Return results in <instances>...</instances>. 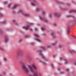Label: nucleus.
Listing matches in <instances>:
<instances>
[{"label": "nucleus", "mask_w": 76, "mask_h": 76, "mask_svg": "<svg viewBox=\"0 0 76 76\" xmlns=\"http://www.w3.org/2000/svg\"><path fill=\"white\" fill-rule=\"evenodd\" d=\"M28 67L30 71L32 73H34L33 75L30 74L29 76H41V74L38 75L37 72V67L34 64H32V66L31 65L28 66Z\"/></svg>", "instance_id": "1"}, {"label": "nucleus", "mask_w": 76, "mask_h": 76, "mask_svg": "<svg viewBox=\"0 0 76 76\" xmlns=\"http://www.w3.org/2000/svg\"><path fill=\"white\" fill-rule=\"evenodd\" d=\"M40 50H36V52L38 53H39L40 56L42 57L44 60H45V56H44V54H42V52L46 50V47H45V46H42L40 47Z\"/></svg>", "instance_id": "2"}, {"label": "nucleus", "mask_w": 76, "mask_h": 76, "mask_svg": "<svg viewBox=\"0 0 76 76\" xmlns=\"http://www.w3.org/2000/svg\"><path fill=\"white\" fill-rule=\"evenodd\" d=\"M20 63L21 64H22V70L23 72H24L25 73L28 74L29 73V69L27 68L26 66L24 64V62H23V61H20Z\"/></svg>", "instance_id": "3"}, {"label": "nucleus", "mask_w": 76, "mask_h": 76, "mask_svg": "<svg viewBox=\"0 0 76 76\" xmlns=\"http://www.w3.org/2000/svg\"><path fill=\"white\" fill-rule=\"evenodd\" d=\"M34 36L35 38V39H36V41H38L39 42H42V41L39 38L37 39L38 38H39L40 37L39 35H38V34H34Z\"/></svg>", "instance_id": "4"}, {"label": "nucleus", "mask_w": 76, "mask_h": 76, "mask_svg": "<svg viewBox=\"0 0 76 76\" xmlns=\"http://www.w3.org/2000/svg\"><path fill=\"white\" fill-rule=\"evenodd\" d=\"M39 18H40V20H43L45 23H48V20H47L45 18H42L41 16H40L39 17Z\"/></svg>", "instance_id": "5"}, {"label": "nucleus", "mask_w": 76, "mask_h": 76, "mask_svg": "<svg viewBox=\"0 0 76 76\" xmlns=\"http://www.w3.org/2000/svg\"><path fill=\"white\" fill-rule=\"evenodd\" d=\"M36 4H38V1L36 0H33V1L31 3V6H35Z\"/></svg>", "instance_id": "6"}, {"label": "nucleus", "mask_w": 76, "mask_h": 76, "mask_svg": "<svg viewBox=\"0 0 76 76\" xmlns=\"http://www.w3.org/2000/svg\"><path fill=\"white\" fill-rule=\"evenodd\" d=\"M67 34H69L70 33V25L69 24L68 26V27L67 28Z\"/></svg>", "instance_id": "7"}, {"label": "nucleus", "mask_w": 76, "mask_h": 76, "mask_svg": "<svg viewBox=\"0 0 76 76\" xmlns=\"http://www.w3.org/2000/svg\"><path fill=\"white\" fill-rule=\"evenodd\" d=\"M4 42L5 43H8L9 42V38L7 37H6L4 39Z\"/></svg>", "instance_id": "8"}, {"label": "nucleus", "mask_w": 76, "mask_h": 76, "mask_svg": "<svg viewBox=\"0 0 76 76\" xmlns=\"http://www.w3.org/2000/svg\"><path fill=\"white\" fill-rule=\"evenodd\" d=\"M23 28L25 29H30L31 31H32V30H33V29L32 28H31L28 26H24Z\"/></svg>", "instance_id": "9"}, {"label": "nucleus", "mask_w": 76, "mask_h": 76, "mask_svg": "<svg viewBox=\"0 0 76 76\" xmlns=\"http://www.w3.org/2000/svg\"><path fill=\"white\" fill-rule=\"evenodd\" d=\"M66 18H73L74 19H76V17H75V16H73L72 15H67L66 16Z\"/></svg>", "instance_id": "10"}, {"label": "nucleus", "mask_w": 76, "mask_h": 76, "mask_svg": "<svg viewBox=\"0 0 76 76\" xmlns=\"http://www.w3.org/2000/svg\"><path fill=\"white\" fill-rule=\"evenodd\" d=\"M54 15L55 16H57V17H58V18L61 16V14L57 12L55 13Z\"/></svg>", "instance_id": "11"}, {"label": "nucleus", "mask_w": 76, "mask_h": 76, "mask_svg": "<svg viewBox=\"0 0 76 76\" xmlns=\"http://www.w3.org/2000/svg\"><path fill=\"white\" fill-rule=\"evenodd\" d=\"M55 3H57V4H64V3L63 2H61L58 1L57 0H56L55 1Z\"/></svg>", "instance_id": "12"}, {"label": "nucleus", "mask_w": 76, "mask_h": 76, "mask_svg": "<svg viewBox=\"0 0 76 76\" xmlns=\"http://www.w3.org/2000/svg\"><path fill=\"white\" fill-rule=\"evenodd\" d=\"M51 35L53 38H56V37L55 36V33L54 32H52L51 33Z\"/></svg>", "instance_id": "13"}, {"label": "nucleus", "mask_w": 76, "mask_h": 76, "mask_svg": "<svg viewBox=\"0 0 76 76\" xmlns=\"http://www.w3.org/2000/svg\"><path fill=\"white\" fill-rule=\"evenodd\" d=\"M17 54L19 56H21L22 54V51L21 50H20L18 51Z\"/></svg>", "instance_id": "14"}, {"label": "nucleus", "mask_w": 76, "mask_h": 76, "mask_svg": "<svg viewBox=\"0 0 76 76\" xmlns=\"http://www.w3.org/2000/svg\"><path fill=\"white\" fill-rule=\"evenodd\" d=\"M13 22H14V23L15 26H19V24H18V23L16 22V20H13Z\"/></svg>", "instance_id": "15"}, {"label": "nucleus", "mask_w": 76, "mask_h": 76, "mask_svg": "<svg viewBox=\"0 0 76 76\" xmlns=\"http://www.w3.org/2000/svg\"><path fill=\"white\" fill-rule=\"evenodd\" d=\"M7 23V21L6 20L2 22H0V24L2 25V24H6Z\"/></svg>", "instance_id": "16"}, {"label": "nucleus", "mask_w": 76, "mask_h": 76, "mask_svg": "<svg viewBox=\"0 0 76 76\" xmlns=\"http://www.w3.org/2000/svg\"><path fill=\"white\" fill-rule=\"evenodd\" d=\"M23 15L26 17H30L31 16V15L28 14H23Z\"/></svg>", "instance_id": "17"}, {"label": "nucleus", "mask_w": 76, "mask_h": 76, "mask_svg": "<svg viewBox=\"0 0 76 76\" xmlns=\"http://www.w3.org/2000/svg\"><path fill=\"white\" fill-rule=\"evenodd\" d=\"M18 6H19V5H18V4L14 5V6L12 8V9L13 10L14 9H16V8H17Z\"/></svg>", "instance_id": "18"}, {"label": "nucleus", "mask_w": 76, "mask_h": 76, "mask_svg": "<svg viewBox=\"0 0 76 76\" xmlns=\"http://www.w3.org/2000/svg\"><path fill=\"white\" fill-rule=\"evenodd\" d=\"M76 13V10H71L69 11V13Z\"/></svg>", "instance_id": "19"}, {"label": "nucleus", "mask_w": 76, "mask_h": 76, "mask_svg": "<svg viewBox=\"0 0 76 76\" xmlns=\"http://www.w3.org/2000/svg\"><path fill=\"white\" fill-rule=\"evenodd\" d=\"M4 31L2 29H0V34H4Z\"/></svg>", "instance_id": "20"}, {"label": "nucleus", "mask_w": 76, "mask_h": 76, "mask_svg": "<svg viewBox=\"0 0 76 76\" xmlns=\"http://www.w3.org/2000/svg\"><path fill=\"white\" fill-rule=\"evenodd\" d=\"M7 31L8 32H12L13 31V30L10 28L7 29Z\"/></svg>", "instance_id": "21"}, {"label": "nucleus", "mask_w": 76, "mask_h": 76, "mask_svg": "<svg viewBox=\"0 0 76 76\" xmlns=\"http://www.w3.org/2000/svg\"><path fill=\"white\" fill-rule=\"evenodd\" d=\"M60 10H67V8H62V7H60Z\"/></svg>", "instance_id": "22"}, {"label": "nucleus", "mask_w": 76, "mask_h": 76, "mask_svg": "<svg viewBox=\"0 0 76 76\" xmlns=\"http://www.w3.org/2000/svg\"><path fill=\"white\" fill-rule=\"evenodd\" d=\"M40 62H41V63H42V64H43L45 65L47 64V63H46L45 62H44V61H43L41 60H40Z\"/></svg>", "instance_id": "23"}, {"label": "nucleus", "mask_w": 76, "mask_h": 76, "mask_svg": "<svg viewBox=\"0 0 76 76\" xmlns=\"http://www.w3.org/2000/svg\"><path fill=\"white\" fill-rule=\"evenodd\" d=\"M57 41H56V42H53L52 43V45H53V46H54L55 45H57Z\"/></svg>", "instance_id": "24"}, {"label": "nucleus", "mask_w": 76, "mask_h": 76, "mask_svg": "<svg viewBox=\"0 0 76 76\" xmlns=\"http://www.w3.org/2000/svg\"><path fill=\"white\" fill-rule=\"evenodd\" d=\"M0 50L1 51H4L5 50V49L4 48L0 47Z\"/></svg>", "instance_id": "25"}, {"label": "nucleus", "mask_w": 76, "mask_h": 76, "mask_svg": "<svg viewBox=\"0 0 76 76\" xmlns=\"http://www.w3.org/2000/svg\"><path fill=\"white\" fill-rule=\"evenodd\" d=\"M45 13H46V11H44V10H43L42 11V14L43 16H44L45 15Z\"/></svg>", "instance_id": "26"}, {"label": "nucleus", "mask_w": 76, "mask_h": 76, "mask_svg": "<svg viewBox=\"0 0 76 76\" xmlns=\"http://www.w3.org/2000/svg\"><path fill=\"white\" fill-rule=\"evenodd\" d=\"M22 39H19L18 40V43H22Z\"/></svg>", "instance_id": "27"}, {"label": "nucleus", "mask_w": 76, "mask_h": 76, "mask_svg": "<svg viewBox=\"0 0 76 76\" xmlns=\"http://www.w3.org/2000/svg\"><path fill=\"white\" fill-rule=\"evenodd\" d=\"M26 57L27 58H28V59H29L30 60H31V58H30V57H29L28 55H27L26 56Z\"/></svg>", "instance_id": "28"}, {"label": "nucleus", "mask_w": 76, "mask_h": 76, "mask_svg": "<svg viewBox=\"0 0 76 76\" xmlns=\"http://www.w3.org/2000/svg\"><path fill=\"white\" fill-rule=\"evenodd\" d=\"M53 26L54 27H57V25L56 23H54Z\"/></svg>", "instance_id": "29"}, {"label": "nucleus", "mask_w": 76, "mask_h": 76, "mask_svg": "<svg viewBox=\"0 0 76 76\" xmlns=\"http://www.w3.org/2000/svg\"><path fill=\"white\" fill-rule=\"evenodd\" d=\"M40 9L39 8H37L36 9V12H39Z\"/></svg>", "instance_id": "30"}, {"label": "nucleus", "mask_w": 76, "mask_h": 76, "mask_svg": "<svg viewBox=\"0 0 76 76\" xmlns=\"http://www.w3.org/2000/svg\"><path fill=\"white\" fill-rule=\"evenodd\" d=\"M18 12L19 14L21 13H22V10H20L18 11Z\"/></svg>", "instance_id": "31"}, {"label": "nucleus", "mask_w": 76, "mask_h": 76, "mask_svg": "<svg viewBox=\"0 0 76 76\" xmlns=\"http://www.w3.org/2000/svg\"><path fill=\"white\" fill-rule=\"evenodd\" d=\"M47 48H51V46L50 45H48L47 46Z\"/></svg>", "instance_id": "32"}, {"label": "nucleus", "mask_w": 76, "mask_h": 76, "mask_svg": "<svg viewBox=\"0 0 76 76\" xmlns=\"http://www.w3.org/2000/svg\"><path fill=\"white\" fill-rule=\"evenodd\" d=\"M25 37L26 38H30V37H31V36L29 35H27L25 36Z\"/></svg>", "instance_id": "33"}, {"label": "nucleus", "mask_w": 76, "mask_h": 76, "mask_svg": "<svg viewBox=\"0 0 76 76\" xmlns=\"http://www.w3.org/2000/svg\"><path fill=\"white\" fill-rule=\"evenodd\" d=\"M68 63H69V62H67V60H65L64 64H68Z\"/></svg>", "instance_id": "34"}, {"label": "nucleus", "mask_w": 76, "mask_h": 76, "mask_svg": "<svg viewBox=\"0 0 76 76\" xmlns=\"http://www.w3.org/2000/svg\"><path fill=\"white\" fill-rule=\"evenodd\" d=\"M31 45H35V43L34 42H32L31 43Z\"/></svg>", "instance_id": "35"}, {"label": "nucleus", "mask_w": 76, "mask_h": 76, "mask_svg": "<svg viewBox=\"0 0 76 76\" xmlns=\"http://www.w3.org/2000/svg\"><path fill=\"white\" fill-rule=\"evenodd\" d=\"M0 15L1 17H2L4 16V15H3V13H1Z\"/></svg>", "instance_id": "36"}, {"label": "nucleus", "mask_w": 76, "mask_h": 76, "mask_svg": "<svg viewBox=\"0 0 76 76\" xmlns=\"http://www.w3.org/2000/svg\"><path fill=\"white\" fill-rule=\"evenodd\" d=\"M4 3L5 4H8V3H7V1H5Z\"/></svg>", "instance_id": "37"}, {"label": "nucleus", "mask_w": 76, "mask_h": 76, "mask_svg": "<svg viewBox=\"0 0 76 76\" xmlns=\"http://www.w3.org/2000/svg\"><path fill=\"white\" fill-rule=\"evenodd\" d=\"M49 17L50 18H52L53 16H52V15H51V14H50L49 15Z\"/></svg>", "instance_id": "38"}, {"label": "nucleus", "mask_w": 76, "mask_h": 76, "mask_svg": "<svg viewBox=\"0 0 76 76\" xmlns=\"http://www.w3.org/2000/svg\"><path fill=\"white\" fill-rule=\"evenodd\" d=\"M66 5L68 6H69L70 5H71V4L70 3H67L66 4Z\"/></svg>", "instance_id": "39"}, {"label": "nucleus", "mask_w": 76, "mask_h": 76, "mask_svg": "<svg viewBox=\"0 0 76 76\" xmlns=\"http://www.w3.org/2000/svg\"><path fill=\"white\" fill-rule=\"evenodd\" d=\"M30 25H34V23H30Z\"/></svg>", "instance_id": "40"}, {"label": "nucleus", "mask_w": 76, "mask_h": 76, "mask_svg": "<svg viewBox=\"0 0 76 76\" xmlns=\"http://www.w3.org/2000/svg\"><path fill=\"white\" fill-rule=\"evenodd\" d=\"M69 51L70 53H71L72 54L73 53V51L70 50H69Z\"/></svg>", "instance_id": "41"}, {"label": "nucleus", "mask_w": 76, "mask_h": 76, "mask_svg": "<svg viewBox=\"0 0 76 76\" xmlns=\"http://www.w3.org/2000/svg\"><path fill=\"white\" fill-rule=\"evenodd\" d=\"M59 48H61L62 47H63V46H62V45H59Z\"/></svg>", "instance_id": "42"}, {"label": "nucleus", "mask_w": 76, "mask_h": 76, "mask_svg": "<svg viewBox=\"0 0 76 76\" xmlns=\"http://www.w3.org/2000/svg\"><path fill=\"white\" fill-rule=\"evenodd\" d=\"M63 58L62 57H60V60H61V61L62 60Z\"/></svg>", "instance_id": "43"}, {"label": "nucleus", "mask_w": 76, "mask_h": 76, "mask_svg": "<svg viewBox=\"0 0 76 76\" xmlns=\"http://www.w3.org/2000/svg\"><path fill=\"white\" fill-rule=\"evenodd\" d=\"M12 14H16V12L15 11H13L12 12Z\"/></svg>", "instance_id": "44"}, {"label": "nucleus", "mask_w": 76, "mask_h": 76, "mask_svg": "<svg viewBox=\"0 0 76 76\" xmlns=\"http://www.w3.org/2000/svg\"><path fill=\"white\" fill-rule=\"evenodd\" d=\"M51 66L52 68H54V65L53 64H51Z\"/></svg>", "instance_id": "45"}, {"label": "nucleus", "mask_w": 76, "mask_h": 76, "mask_svg": "<svg viewBox=\"0 0 76 76\" xmlns=\"http://www.w3.org/2000/svg\"><path fill=\"white\" fill-rule=\"evenodd\" d=\"M35 30L36 31H38V30L37 28H35Z\"/></svg>", "instance_id": "46"}, {"label": "nucleus", "mask_w": 76, "mask_h": 76, "mask_svg": "<svg viewBox=\"0 0 76 76\" xmlns=\"http://www.w3.org/2000/svg\"><path fill=\"white\" fill-rule=\"evenodd\" d=\"M72 51L74 53H76V51L74 50H72Z\"/></svg>", "instance_id": "47"}, {"label": "nucleus", "mask_w": 76, "mask_h": 76, "mask_svg": "<svg viewBox=\"0 0 76 76\" xmlns=\"http://www.w3.org/2000/svg\"><path fill=\"white\" fill-rule=\"evenodd\" d=\"M60 73L61 74H64V72H60Z\"/></svg>", "instance_id": "48"}, {"label": "nucleus", "mask_w": 76, "mask_h": 76, "mask_svg": "<svg viewBox=\"0 0 76 76\" xmlns=\"http://www.w3.org/2000/svg\"><path fill=\"white\" fill-rule=\"evenodd\" d=\"M66 72H69V69H66Z\"/></svg>", "instance_id": "49"}, {"label": "nucleus", "mask_w": 76, "mask_h": 76, "mask_svg": "<svg viewBox=\"0 0 76 76\" xmlns=\"http://www.w3.org/2000/svg\"><path fill=\"white\" fill-rule=\"evenodd\" d=\"M41 29H42V30H45V28H44L43 27H42Z\"/></svg>", "instance_id": "50"}, {"label": "nucleus", "mask_w": 76, "mask_h": 76, "mask_svg": "<svg viewBox=\"0 0 76 76\" xmlns=\"http://www.w3.org/2000/svg\"><path fill=\"white\" fill-rule=\"evenodd\" d=\"M10 6H11V4H9L8 5V7H10Z\"/></svg>", "instance_id": "51"}, {"label": "nucleus", "mask_w": 76, "mask_h": 76, "mask_svg": "<svg viewBox=\"0 0 76 76\" xmlns=\"http://www.w3.org/2000/svg\"><path fill=\"white\" fill-rule=\"evenodd\" d=\"M4 60L5 61H7V59L6 58H4Z\"/></svg>", "instance_id": "52"}, {"label": "nucleus", "mask_w": 76, "mask_h": 76, "mask_svg": "<svg viewBox=\"0 0 76 76\" xmlns=\"http://www.w3.org/2000/svg\"><path fill=\"white\" fill-rule=\"evenodd\" d=\"M74 23H76V20L74 21Z\"/></svg>", "instance_id": "53"}, {"label": "nucleus", "mask_w": 76, "mask_h": 76, "mask_svg": "<svg viewBox=\"0 0 76 76\" xmlns=\"http://www.w3.org/2000/svg\"><path fill=\"white\" fill-rule=\"evenodd\" d=\"M53 57H54V58H55L56 57V55H53Z\"/></svg>", "instance_id": "54"}, {"label": "nucleus", "mask_w": 76, "mask_h": 76, "mask_svg": "<svg viewBox=\"0 0 76 76\" xmlns=\"http://www.w3.org/2000/svg\"><path fill=\"white\" fill-rule=\"evenodd\" d=\"M58 64H59V65H60V66L61 65V63H58Z\"/></svg>", "instance_id": "55"}, {"label": "nucleus", "mask_w": 76, "mask_h": 76, "mask_svg": "<svg viewBox=\"0 0 76 76\" xmlns=\"http://www.w3.org/2000/svg\"><path fill=\"white\" fill-rule=\"evenodd\" d=\"M67 75H68V76H70V75L69 74V73H68L67 74Z\"/></svg>", "instance_id": "56"}, {"label": "nucleus", "mask_w": 76, "mask_h": 76, "mask_svg": "<svg viewBox=\"0 0 76 76\" xmlns=\"http://www.w3.org/2000/svg\"><path fill=\"white\" fill-rule=\"evenodd\" d=\"M55 75H57V73H55Z\"/></svg>", "instance_id": "57"}, {"label": "nucleus", "mask_w": 76, "mask_h": 76, "mask_svg": "<svg viewBox=\"0 0 76 76\" xmlns=\"http://www.w3.org/2000/svg\"><path fill=\"white\" fill-rule=\"evenodd\" d=\"M58 69L59 71H60V68H58Z\"/></svg>", "instance_id": "58"}, {"label": "nucleus", "mask_w": 76, "mask_h": 76, "mask_svg": "<svg viewBox=\"0 0 76 76\" xmlns=\"http://www.w3.org/2000/svg\"><path fill=\"white\" fill-rule=\"evenodd\" d=\"M2 63H1V62L0 61V65H1V64Z\"/></svg>", "instance_id": "59"}, {"label": "nucleus", "mask_w": 76, "mask_h": 76, "mask_svg": "<svg viewBox=\"0 0 76 76\" xmlns=\"http://www.w3.org/2000/svg\"><path fill=\"white\" fill-rule=\"evenodd\" d=\"M1 9H2V8H1V7H0V10H1Z\"/></svg>", "instance_id": "60"}, {"label": "nucleus", "mask_w": 76, "mask_h": 76, "mask_svg": "<svg viewBox=\"0 0 76 76\" xmlns=\"http://www.w3.org/2000/svg\"><path fill=\"white\" fill-rule=\"evenodd\" d=\"M73 37V36L72 35H71V36H70V37Z\"/></svg>", "instance_id": "61"}, {"label": "nucleus", "mask_w": 76, "mask_h": 76, "mask_svg": "<svg viewBox=\"0 0 76 76\" xmlns=\"http://www.w3.org/2000/svg\"><path fill=\"white\" fill-rule=\"evenodd\" d=\"M38 25H40V24L39 23L38 24Z\"/></svg>", "instance_id": "62"}, {"label": "nucleus", "mask_w": 76, "mask_h": 76, "mask_svg": "<svg viewBox=\"0 0 76 76\" xmlns=\"http://www.w3.org/2000/svg\"><path fill=\"white\" fill-rule=\"evenodd\" d=\"M36 59H37V60L38 59V58H36Z\"/></svg>", "instance_id": "63"}, {"label": "nucleus", "mask_w": 76, "mask_h": 76, "mask_svg": "<svg viewBox=\"0 0 76 76\" xmlns=\"http://www.w3.org/2000/svg\"><path fill=\"white\" fill-rule=\"evenodd\" d=\"M0 76H3V75H0Z\"/></svg>", "instance_id": "64"}]
</instances>
